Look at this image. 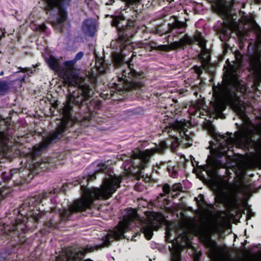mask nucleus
I'll use <instances>...</instances> for the list:
<instances>
[{
	"label": "nucleus",
	"mask_w": 261,
	"mask_h": 261,
	"mask_svg": "<svg viewBox=\"0 0 261 261\" xmlns=\"http://www.w3.org/2000/svg\"><path fill=\"white\" fill-rule=\"evenodd\" d=\"M93 166L96 167L93 172H87L84 174L82 179L76 181L77 184L75 185H81L82 197L74 200L70 204L68 208H65L62 212L58 209V213L56 208L46 212L44 210H41L39 205L42 203V199L49 194L45 193L37 197H31L23 203L19 210V214L27 219L31 217L36 222L47 215L49 220L45 222L46 226L50 228H56L60 220H70L72 214L90 208L94 199L105 200L110 198L120 187L121 180L115 175L106 174L100 188H87L86 185L90 181L95 179L98 173H106L107 170V165L102 162H95Z\"/></svg>",
	"instance_id": "f257e3e1"
},
{
	"label": "nucleus",
	"mask_w": 261,
	"mask_h": 261,
	"mask_svg": "<svg viewBox=\"0 0 261 261\" xmlns=\"http://www.w3.org/2000/svg\"><path fill=\"white\" fill-rule=\"evenodd\" d=\"M84 56L82 51L79 52L72 60L64 63V81L70 88V93L67 96L66 101L60 109L63 115L56 129L49 133L44 138L41 144L34 146V149L36 152L47 147L53 142L60 139L68 128L73 123L71 113L75 110L81 108L84 113H92L98 109L99 105L95 104L93 100L94 91L92 87L87 83L86 80L79 76V72L75 69L76 62Z\"/></svg>",
	"instance_id": "f03ea898"
},
{
	"label": "nucleus",
	"mask_w": 261,
	"mask_h": 261,
	"mask_svg": "<svg viewBox=\"0 0 261 261\" xmlns=\"http://www.w3.org/2000/svg\"><path fill=\"white\" fill-rule=\"evenodd\" d=\"M111 24L116 27L120 32L118 41L113 43H118L120 47L119 52L113 54V61L115 73L117 75L119 83H113L112 91L119 94L126 90H141L144 86L145 75L144 72L137 71L133 68V65L124 63L125 49H130L132 47L130 38L135 34L133 28L134 22L125 21L122 16H113Z\"/></svg>",
	"instance_id": "7ed1b4c3"
},
{
	"label": "nucleus",
	"mask_w": 261,
	"mask_h": 261,
	"mask_svg": "<svg viewBox=\"0 0 261 261\" xmlns=\"http://www.w3.org/2000/svg\"><path fill=\"white\" fill-rule=\"evenodd\" d=\"M123 219L119 222L114 230L109 231L101 238V243L93 246L87 245L80 248H70L63 250L62 253L56 257L55 261H93L90 259L82 260V256L86 253L108 247L115 240H119L125 232L129 229L130 222L137 217L135 209L127 210L123 216Z\"/></svg>",
	"instance_id": "20e7f679"
},
{
	"label": "nucleus",
	"mask_w": 261,
	"mask_h": 261,
	"mask_svg": "<svg viewBox=\"0 0 261 261\" xmlns=\"http://www.w3.org/2000/svg\"><path fill=\"white\" fill-rule=\"evenodd\" d=\"M224 76V83L222 85L213 87L214 93L228 102L240 118L245 120L246 118V107L241 102L236 91L244 93L247 90V87L245 83L240 80L236 71L234 70H228L225 72Z\"/></svg>",
	"instance_id": "39448f33"
},
{
	"label": "nucleus",
	"mask_w": 261,
	"mask_h": 261,
	"mask_svg": "<svg viewBox=\"0 0 261 261\" xmlns=\"http://www.w3.org/2000/svg\"><path fill=\"white\" fill-rule=\"evenodd\" d=\"M232 135L228 132L226 135L217 134L215 135L218 144V147L211 149L212 155L208 156L206 164L203 167V170L206 171L217 188L220 187L223 182V177L218 174V170L225 166V163L220 159L227 155V152L233 147L237 142Z\"/></svg>",
	"instance_id": "423d86ee"
},
{
	"label": "nucleus",
	"mask_w": 261,
	"mask_h": 261,
	"mask_svg": "<svg viewBox=\"0 0 261 261\" xmlns=\"http://www.w3.org/2000/svg\"><path fill=\"white\" fill-rule=\"evenodd\" d=\"M166 149V143L161 142L155 147L144 151L136 150L133 151L132 157L129 159L131 165L140 169H144L150 162V158L156 153H162Z\"/></svg>",
	"instance_id": "0eeeda50"
},
{
	"label": "nucleus",
	"mask_w": 261,
	"mask_h": 261,
	"mask_svg": "<svg viewBox=\"0 0 261 261\" xmlns=\"http://www.w3.org/2000/svg\"><path fill=\"white\" fill-rule=\"evenodd\" d=\"M194 42H197L201 48V53L199 55L200 59L204 63L208 64L210 60V56L208 49L205 47L206 41L199 32L196 33L193 37L185 34L178 41L173 42L170 46L173 49H176L186 45L192 44Z\"/></svg>",
	"instance_id": "6e6552de"
},
{
	"label": "nucleus",
	"mask_w": 261,
	"mask_h": 261,
	"mask_svg": "<svg viewBox=\"0 0 261 261\" xmlns=\"http://www.w3.org/2000/svg\"><path fill=\"white\" fill-rule=\"evenodd\" d=\"M45 8L48 11H57L56 21L53 26L59 31H62L63 23L66 20L67 12L66 9L69 5L71 0H43Z\"/></svg>",
	"instance_id": "1a4fd4ad"
},
{
	"label": "nucleus",
	"mask_w": 261,
	"mask_h": 261,
	"mask_svg": "<svg viewBox=\"0 0 261 261\" xmlns=\"http://www.w3.org/2000/svg\"><path fill=\"white\" fill-rule=\"evenodd\" d=\"M146 216V223L142 226L141 230L146 239L150 240L152 237L153 231L159 228V217L158 214L154 212H148Z\"/></svg>",
	"instance_id": "9d476101"
},
{
	"label": "nucleus",
	"mask_w": 261,
	"mask_h": 261,
	"mask_svg": "<svg viewBox=\"0 0 261 261\" xmlns=\"http://www.w3.org/2000/svg\"><path fill=\"white\" fill-rule=\"evenodd\" d=\"M214 9L215 11L224 19L230 22L233 21V18L230 8L223 2H218Z\"/></svg>",
	"instance_id": "9b49d317"
},
{
	"label": "nucleus",
	"mask_w": 261,
	"mask_h": 261,
	"mask_svg": "<svg viewBox=\"0 0 261 261\" xmlns=\"http://www.w3.org/2000/svg\"><path fill=\"white\" fill-rule=\"evenodd\" d=\"M57 160L52 158H44L40 161L34 164L35 170L38 172L39 169L47 170L57 165Z\"/></svg>",
	"instance_id": "f8f14e48"
},
{
	"label": "nucleus",
	"mask_w": 261,
	"mask_h": 261,
	"mask_svg": "<svg viewBox=\"0 0 261 261\" xmlns=\"http://www.w3.org/2000/svg\"><path fill=\"white\" fill-rule=\"evenodd\" d=\"M26 225L24 220L19 222V220H16L15 224H13L12 226L8 229V231L10 232L13 233V235L17 236L19 238L23 239V237L21 236L23 234L25 231Z\"/></svg>",
	"instance_id": "ddd939ff"
},
{
	"label": "nucleus",
	"mask_w": 261,
	"mask_h": 261,
	"mask_svg": "<svg viewBox=\"0 0 261 261\" xmlns=\"http://www.w3.org/2000/svg\"><path fill=\"white\" fill-rule=\"evenodd\" d=\"M204 243L206 247L209 249L213 257H216L219 253V248L216 242L211 239V236H206L203 239Z\"/></svg>",
	"instance_id": "4468645a"
},
{
	"label": "nucleus",
	"mask_w": 261,
	"mask_h": 261,
	"mask_svg": "<svg viewBox=\"0 0 261 261\" xmlns=\"http://www.w3.org/2000/svg\"><path fill=\"white\" fill-rule=\"evenodd\" d=\"M82 30L87 35L92 36L96 31V25L95 22L91 19L85 20L82 25Z\"/></svg>",
	"instance_id": "2eb2a0df"
},
{
	"label": "nucleus",
	"mask_w": 261,
	"mask_h": 261,
	"mask_svg": "<svg viewBox=\"0 0 261 261\" xmlns=\"http://www.w3.org/2000/svg\"><path fill=\"white\" fill-rule=\"evenodd\" d=\"M45 60L50 68L56 72L62 71L64 75V66L63 67L60 66L59 59L53 56H50L48 58L46 57Z\"/></svg>",
	"instance_id": "dca6fc26"
},
{
	"label": "nucleus",
	"mask_w": 261,
	"mask_h": 261,
	"mask_svg": "<svg viewBox=\"0 0 261 261\" xmlns=\"http://www.w3.org/2000/svg\"><path fill=\"white\" fill-rule=\"evenodd\" d=\"M260 57V55L258 53L256 52L255 54L250 58V64L254 70H260L259 74L261 76V62Z\"/></svg>",
	"instance_id": "f3484780"
},
{
	"label": "nucleus",
	"mask_w": 261,
	"mask_h": 261,
	"mask_svg": "<svg viewBox=\"0 0 261 261\" xmlns=\"http://www.w3.org/2000/svg\"><path fill=\"white\" fill-rule=\"evenodd\" d=\"M186 23L174 19V21L171 24V29L175 30L176 33L182 34L185 32L186 30Z\"/></svg>",
	"instance_id": "a211bd4d"
},
{
	"label": "nucleus",
	"mask_w": 261,
	"mask_h": 261,
	"mask_svg": "<svg viewBox=\"0 0 261 261\" xmlns=\"http://www.w3.org/2000/svg\"><path fill=\"white\" fill-rule=\"evenodd\" d=\"M137 45L139 48H144L145 49L149 51H151L152 49H156L158 47V44L156 42L153 41H148L145 40L143 42H139Z\"/></svg>",
	"instance_id": "6ab92c4d"
},
{
	"label": "nucleus",
	"mask_w": 261,
	"mask_h": 261,
	"mask_svg": "<svg viewBox=\"0 0 261 261\" xmlns=\"http://www.w3.org/2000/svg\"><path fill=\"white\" fill-rule=\"evenodd\" d=\"M174 249V251L172 252V256L171 261H180L179 244L173 242L172 243V247L171 249Z\"/></svg>",
	"instance_id": "aec40b11"
},
{
	"label": "nucleus",
	"mask_w": 261,
	"mask_h": 261,
	"mask_svg": "<svg viewBox=\"0 0 261 261\" xmlns=\"http://www.w3.org/2000/svg\"><path fill=\"white\" fill-rule=\"evenodd\" d=\"M250 144L256 152L258 158L261 161V140L257 141L251 140Z\"/></svg>",
	"instance_id": "412c9836"
},
{
	"label": "nucleus",
	"mask_w": 261,
	"mask_h": 261,
	"mask_svg": "<svg viewBox=\"0 0 261 261\" xmlns=\"http://www.w3.org/2000/svg\"><path fill=\"white\" fill-rule=\"evenodd\" d=\"M20 172L19 169H13L8 172H3L2 174V178L5 181L10 180L15 174L18 173Z\"/></svg>",
	"instance_id": "4be33fe9"
},
{
	"label": "nucleus",
	"mask_w": 261,
	"mask_h": 261,
	"mask_svg": "<svg viewBox=\"0 0 261 261\" xmlns=\"http://www.w3.org/2000/svg\"><path fill=\"white\" fill-rule=\"evenodd\" d=\"M96 65L97 70L100 74H103L107 72L109 66L104 61H96Z\"/></svg>",
	"instance_id": "5701e85b"
},
{
	"label": "nucleus",
	"mask_w": 261,
	"mask_h": 261,
	"mask_svg": "<svg viewBox=\"0 0 261 261\" xmlns=\"http://www.w3.org/2000/svg\"><path fill=\"white\" fill-rule=\"evenodd\" d=\"M180 166L177 165L169 167L167 169L170 176L173 178H175L177 176L178 171L180 169Z\"/></svg>",
	"instance_id": "b1692460"
},
{
	"label": "nucleus",
	"mask_w": 261,
	"mask_h": 261,
	"mask_svg": "<svg viewBox=\"0 0 261 261\" xmlns=\"http://www.w3.org/2000/svg\"><path fill=\"white\" fill-rule=\"evenodd\" d=\"M230 33L227 30H223L220 34L219 38L223 42H226L228 40Z\"/></svg>",
	"instance_id": "393cba45"
},
{
	"label": "nucleus",
	"mask_w": 261,
	"mask_h": 261,
	"mask_svg": "<svg viewBox=\"0 0 261 261\" xmlns=\"http://www.w3.org/2000/svg\"><path fill=\"white\" fill-rule=\"evenodd\" d=\"M9 86L7 82L0 81V94H3L8 90Z\"/></svg>",
	"instance_id": "a878e982"
},
{
	"label": "nucleus",
	"mask_w": 261,
	"mask_h": 261,
	"mask_svg": "<svg viewBox=\"0 0 261 261\" xmlns=\"http://www.w3.org/2000/svg\"><path fill=\"white\" fill-rule=\"evenodd\" d=\"M249 261H261V251L251 255L249 257Z\"/></svg>",
	"instance_id": "bb28decb"
},
{
	"label": "nucleus",
	"mask_w": 261,
	"mask_h": 261,
	"mask_svg": "<svg viewBox=\"0 0 261 261\" xmlns=\"http://www.w3.org/2000/svg\"><path fill=\"white\" fill-rule=\"evenodd\" d=\"M163 191L165 193L168 194L170 191V186L167 184H165L163 187Z\"/></svg>",
	"instance_id": "cd10ccee"
},
{
	"label": "nucleus",
	"mask_w": 261,
	"mask_h": 261,
	"mask_svg": "<svg viewBox=\"0 0 261 261\" xmlns=\"http://www.w3.org/2000/svg\"><path fill=\"white\" fill-rule=\"evenodd\" d=\"M46 26L45 24H42L40 25H39L37 28L36 29L38 30H39L40 31L43 32L46 30Z\"/></svg>",
	"instance_id": "c85d7f7f"
},
{
	"label": "nucleus",
	"mask_w": 261,
	"mask_h": 261,
	"mask_svg": "<svg viewBox=\"0 0 261 261\" xmlns=\"http://www.w3.org/2000/svg\"><path fill=\"white\" fill-rule=\"evenodd\" d=\"M195 199L197 202L200 201L201 202H203V201H204V196L202 194H199L198 197H195Z\"/></svg>",
	"instance_id": "c756f323"
},
{
	"label": "nucleus",
	"mask_w": 261,
	"mask_h": 261,
	"mask_svg": "<svg viewBox=\"0 0 261 261\" xmlns=\"http://www.w3.org/2000/svg\"><path fill=\"white\" fill-rule=\"evenodd\" d=\"M181 186L179 184L174 185L172 187V190L174 191H178L180 190Z\"/></svg>",
	"instance_id": "7c9ffc66"
},
{
	"label": "nucleus",
	"mask_w": 261,
	"mask_h": 261,
	"mask_svg": "<svg viewBox=\"0 0 261 261\" xmlns=\"http://www.w3.org/2000/svg\"><path fill=\"white\" fill-rule=\"evenodd\" d=\"M215 109L216 111L218 112H220L222 111V110H221V109L220 108V106L219 105V104H218V103H216V104H215Z\"/></svg>",
	"instance_id": "2f4dec72"
},
{
	"label": "nucleus",
	"mask_w": 261,
	"mask_h": 261,
	"mask_svg": "<svg viewBox=\"0 0 261 261\" xmlns=\"http://www.w3.org/2000/svg\"><path fill=\"white\" fill-rule=\"evenodd\" d=\"M185 120H184L183 122L181 121H180V122H177V123H178L177 127H178L179 129H181L182 127L185 125L184 124L185 123Z\"/></svg>",
	"instance_id": "473e14b6"
},
{
	"label": "nucleus",
	"mask_w": 261,
	"mask_h": 261,
	"mask_svg": "<svg viewBox=\"0 0 261 261\" xmlns=\"http://www.w3.org/2000/svg\"><path fill=\"white\" fill-rule=\"evenodd\" d=\"M19 70L18 72H25L27 71H29L30 70V68H22L19 67Z\"/></svg>",
	"instance_id": "72a5a7b5"
},
{
	"label": "nucleus",
	"mask_w": 261,
	"mask_h": 261,
	"mask_svg": "<svg viewBox=\"0 0 261 261\" xmlns=\"http://www.w3.org/2000/svg\"><path fill=\"white\" fill-rule=\"evenodd\" d=\"M173 128L172 127H171L170 126L169 127H166L165 128V130H164V132H167V133H170V130H172Z\"/></svg>",
	"instance_id": "f704fd0d"
},
{
	"label": "nucleus",
	"mask_w": 261,
	"mask_h": 261,
	"mask_svg": "<svg viewBox=\"0 0 261 261\" xmlns=\"http://www.w3.org/2000/svg\"><path fill=\"white\" fill-rule=\"evenodd\" d=\"M187 133L186 132H184V136H185V139H187V140H189V136L187 134V133Z\"/></svg>",
	"instance_id": "c9c22d12"
},
{
	"label": "nucleus",
	"mask_w": 261,
	"mask_h": 261,
	"mask_svg": "<svg viewBox=\"0 0 261 261\" xmlns=\"http://www.w3.org/2000/svg\"><path fill=\"white\" fill-rule=\"evenodd\" d=\"M1 32H2L3 36H4V34L6 33L5 29H1Z\"/></svg>",
	"instance_id": "e433bc0d"
},
{
	"label": "nucleus",
	"mask_w": 261,
	"mask_h": 261,
	"mask_svg": "<svg viewBox=\"0 0 261 261\" xmlns=\"http://www.w3.org/2000/svg\"><path fill=\"white\" fill-rule=\"evenodd\" d=\"M236 0H231V6H233L236 3Z\"/></svg>",
	"instance_id": "4c0bfd02"
},
{
	"label": "nucleus",
	"mask_w": 261,
	"mask_h": 261,
	"mask_svg": "<svg viewBox=\"0 0 261 261\" xmlns=\"http://www.w3.org/2000/svg\"><path fill=\"white\" fill-rule=\"evenodd\" d=\"M252 24H254L255 23L254 20L253 19H250L249 20Z\"/></svg>",
	"instance_id": "58836bf2"
},
{
	"label": "nucleus",
	"mask_w": 261,
	"mask_h": 261,
	"mask_svg": "<svg viewBox=\"0 0 261 261\" xmlns=\"http://www.w3.org/2000/svg\"><path fill=\"white\" fill-rule=\"evenodd\" d=\"M58 190H57V189H54V193H56V192H58Z\"/></svg>",
	"instance_id": "ea45409f"
},
{
	"label": "nucleus",
	"mask_w": 261,
	"mask_h": 261,
	"mask_svg": "<svg viewBox=\"0 0 261 261\" xmlns=\"http://www.w3.org/2000/svg\"><path fill=\"white\" fill-rule=\"evenodd\" d=\"M4 74V71H2L1 72H0V75L2 76V75H3Z\"/></svg>",
	"instance_id": "a19ab883"
},
{
	"label": "nucleus",
	"mask_w": 261,
	"mask_h": 261,
	"mask_svg": "<svg viewBox=\"0 0 261 261\" xmlns=\"http://www.w3.org/2000/svg\"><path fill=\"white\" fill-rule=\"evenodd\" d=\"M136 51H133V54H132V55L131 57H132L133 56H134V54H136Z\"/></svg>",
	"instance_id": "79ce46f5"
},
{
	"label": "nucleus",
	"mask_w": 261,
	"mask_h": 261,
	"mask_svg": "<svg viewBox=\"0 0 261 261\" xmlns=\"http://www.w3.org/2000/svg\"><path fill=\"white\" fill-rule=\"evenodd\" d=\"M21 243H23L24 242H25V240H21L20 241Z\"/></svg>",
	"instance_id": "37998d69"
},
{
	"label": "nucleus",
	"mask_w": 261,
	"mask_h": 261,
	"mask_svg": "<svg viewBox=\"0 0 261 261\" xmlns=\"http://www.w3.org/2000/svg\"><path fill=\"white\" fill-rule=\"evenodd\" d=\"M5 258H6V256H3V258L4 259H5Z\"/></svg>",
	"instance_id": "c03bdc74"
},
{
	"label": "nucleus",
	"mask_w": 261,
	"mask_h": 261,
	"mask_svg": "<svg viewBox=\"0 0 261 261\" xmlns=\"http://www.w3.org/2000/svg\"><path fill=\"white\" fill-rule=\"evenodd\" d=\"M144 28H145V29H146V27H144ZM143 31H145V30H143Z\"/></svg>",
	"instance_id": "a18cd8bd"
}]
</instances>
